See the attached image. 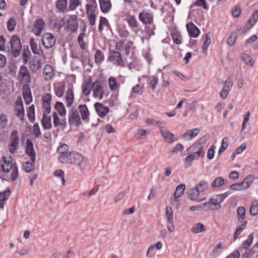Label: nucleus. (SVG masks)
I'll list each match as a JSON object with an SVG mask.
<instances>
[{
    "label": "nucleus",
    "mask_w": 258,
    "mask_h": 258,
    "mask_svg": "<svg viewBox=\"0 0 258 258\" xmlns=\"http://www.w3.org/2000/svg\"><path fill=\"white\" fill-rule=\"evenodd\" d=\"M55 109L61 116L64 117L66 114L65 106L62 102H57L55 105Z\"/></svg>",
    "instance_id": "34"
},
{
    "label": "nucleus",
    "mask_w": 258,
    "mask_h": 258,
    "mask_svg": "<svg viewBox=\"0 0 258 258\" xmlns=\"http://www.w3.org/2000/svg\"><path fill=\"white\" fill-rule=\"evenodd\" d=\"M107 60L117 67H124V62L120 52L113 50L110 52Z\"/></svg>",
    "instance_id": "6"
},
{
    "label": "nucleus",
    "mask_w": 258,
    "mask_h": 258,
    "mask_svg": "<svg viewBox=\"0 0 258 258\" xmlns=\"http://www.w3.org/2000/svg\"><path fill=\"white\" fill-rule=\"evenodd\" d=\"M132 92L139 95L143 94V87L139 84H137L132 88Z\"/></svg>",
    "instance_id": "63"
},
{
    "label": "nucleus",
    "mask_w": 258,
    "mask_h": 258,
    "mask_svg": "<svg viewBox=\"0 0 258 258\" xmlns=\"http://www.w3.org/2000/svg\"><path fill=\"white\" fill-rule=\"evenodd\" d=\"M86 13H95L97 8V3L95 0H86Z\"/></svg>",
    "instance_id": "29"
},
{
    "label": "nucleus",
    "mask_w": 258,
    "mask_h": 258,
    "mask_svg": "<svg viewBox=\"0 0 258 258\" xmlns=\"http://www.w3.org/2000/svg\"><path fill=\"white\" fill-rule=\"evenodd\" d=\"M68 4L67 0H58L56 3V8L60 11L64 12Z\"/></svg>",
    "instance_id": "44"
},
{
    "label": "nucleus",
    "mask_w": 258,
    "mask_h": 258,
    "mask_svg": "<svg viewBox=\"0 0 258 258\" xmlns=\"http://www.w3.org/2000/svg\"><path fill=\"white\" fill-rule=\"evenodd\" d=\"M253 177L252 175H248L246 176L242 182V184L245 189L248 188L253 182Z\"/></svg>",
    "instance_id": "43"
},
{
    "label": "nucleus",
    "mask_w": 258,
    "mask_h": 258,
    "mask_svg": "<svg viewBox=\"0 0 258 258\" xmlns=\"http://www.w3.org/2000/svg\"><path fill=\"white\" fill-rule=\"evenodd\" d=\"M96 110L101 117L104 116L107 112H109V109L107 106H104L100 103H96L95 104Z\"/></svg>",
    "instance_id": "28"
},
{
    "label": "nucleus",
    "mask_w": 258,
    "mask_h": 258,
    "mask_svg": "<svg viewBox=\"0 0 258 258\" xmlns=\"http://www.w3.org/2000/svg\"><path fill=\"white\" fill-rule=\"evenodd\" d=\"M91 87L93 92L94 97L100 100L101 99L104 95L103 87L101 82L97 80L92 83Z\"/></svg>",
    "instance_id": "8"
},
{
    "label": "nucleus",
    "mask_w": 258,
    "mask_h": 258,
    "mask_svg": "<svg viewBox=\"0 0 258 258\" xmlns=\"http://www.w3.org/2000/svg\"><path fill=\"white\" fill-rule=\"evenodd\" d=\"M78 28V23L77 21V17L76 15L71 16L67 21L68 31L75 32Z\"/></svg>",
    "instance_id": "15"
},
{
    "label": "nucleus",
    "mask_w": 258,
    "mask_h": 258,
    "mask_svg": "<svg viewBox=\"0 0 258 258\" xmlns=\"http://www.w3.org/2000/svg\"><path fill=\"white\" fill-rule=\"evenodd\" d=\"M14 111L16 112V115L18 116L21 121H23L24 120L25 111L22 99L21 97H19L17 99L15 103Z\"/></svg>",
    "instance_id": "9"
},
{
    "label": "nucleus",
    "mask_w": 258,
    "mask_h": 258,
    "mask_svg": "<svg viewBox=\"0 0 258 258\" xmlns=\"http://www.w3.org/2000/svg\"><path fill=\"white\" fill-rule=\"evenodd\" d=\"M19 133L18 131L15 130L11 133L9 143L8 144V149L11 154L15 153L19 147Z\"/></svg>",
    "instance_id": "4"
},
{
    "label": "nucleus",
    "mask_w": 258,
    "mask_h": 258,
    "mask_svg": "<svg viewBox=\"0 0 258 258\" xmlns=\"http://www.w3.org/2000/svg\"><path fill=\"white\" fill-rule=\"evenodd\" d=\"M57 152L60 154L59 156H68L69 152V147L66 144H63L61 145L57 148Z\"/></svg>",
    "instance_id": "36"
},
{
    "label": "nucleus",
    "mask_w": 258,
    "mask_h": 258,
    "mask_svg": "<svg viewBox=\"0 0 258 258\" xmlns=\"http://www.w3.org/2000/svg\"><path fill=\"white\" fill-rule=\"evenodd\" d=\"M41 67L40 59H34L30 61L29 68L33 73H36Z\"/></svg>",
    "instance_id": "25"
},
{
    "label": "nucleus",
    "mask_w": 258,
    "mask_h": 258,
    "mask_svg": "<svg viewBox=\"0 0 258 258\" xmlns=\"http://www.w3.org/2000/svg\"><path fill=\"white\" fill-rule=\"evenodd\" d=\"M188 198L191 201L201 202L203 199H199V196L200 192L195 187L194 188H190L188 191Z\"/></svg>",
    "instance_id": "26"
},
{
    "label": "nucleus",
    "mask_w": 258,
    "mask_h": 258,
    "mask_svg": "<svg viewBox=\"0 0 258 258\" xmlns=\"http://www.w3.org/2000/svg\"><path fill=\"white\" fill-rule=\"evenodd\" d=\"M19 77L21 82L28 83L31 82V76L28 69L24 66H21L18 73Z\"/></svg>",
    "instance_id": "11"
},
{
    "label": "nucleus",
    "mask_w": 258,
    "mask_h": 258,
    "mask_svg": "<svg viewBox=\"0 0 258 258\" xmlns=\"http://www.w3.org/2000/svg\"><path fill=\"white\" fill-rule=\"evenodd\" d=\"M145 122L148 125H153L155 127H161L160 125L162 122L154 119L147 118L146 119Z\"/></svg>",
    "instance_id": "49"
},
{
    "label": "nucleus",
    "mask_w": 258,
    "mask_h": 258,
    "mask_svg": "<svg viewBox=\"0 0 258 258\" xmlns=\"http://www.w3.org/2000/svg\"><path fill=\"white\" fill-rule=\"evenodd\" d=\"M206 141V138L204 137L201 138L198 142H195L191 146H190L187 150L190 152H198L200 153L205 154L204 146L202 143H205Z\"/></svg>",
    "instance_id": "10"
},
{
    "label": "nucleus",
    "mask_w": 258,
    "mask_h": 258,
    "mask_svg": "<svg viewBox=\"0 0 258 258\" xmlns=\"http://www.w3.org/2000/svg\"><path fill=\"white\" fill-rule=\"evenodd\" d=\"M49 113L43 112V116L41 119V123L43 127L45 130H50L52 128V122L51 116L48 115Z\"/></svg>",
    "instance_id": "18"
},
{
    "label": "nucleus",
    "mask_w": 258,
    "mask_h": 258,
    "mask_svg": "<svg viewBox=\"0 0 258 258\" xmlns=\"http://www.w3.org/2000/svg\"><path fill=\"white\" fill-rule=\"evenodd\" d=\"M224 180L223 178L219 177L214 179L211 183L212 187H218L223 184Z\"/></svg>",
    "instance_id": "52"
},
{
    "label": "nucleus",
    "mask_w": 258,
    "mask_h": 258,
    "mask_svg": "<svg viewBox=\"0 0 258 258\" xmlns=\"http://www.w3.org/2000/svg\"><path fill=\"white\" fill-rule=\"evenodd\" d=\"M69 123L70 126H79L81 124V117L78 109L73 107L69 112Z\"/></svg>",
    "instance_id": "5"
},
{
    "label": "nucleus",
    "mask_w": 258,
    "mask_h": 258,
    "mask_svg": "<svg viewBox=\"0 0 258 258\" xmlns=\"http://www.w3.org/2000/svg\"><path fill=\"white\" fill-rule=\"evenodd\" d=\"M173 41L177 44L181 43V36L178 32H174L171 34Z\"/></svg>",
    "instance_id": "60"
},
{
    "label": "nucleus",
    "mask_w": 258,
    "mask_h": 258,
    "mask_svg": "<svg viewBox=\"0 0 258 258\" xmlns=\"http://www.w3.org/2000/svg\"><path fill=\"white\" fill-rule=\"evenodd\" d=\"M54 72L53 68L49 64H46L43 69L42 76L44 79L48 81L54 77Z\"/></svg>",
    "instance_id": "16"
},
{
    "label": "nucleus",
    "mask_w": 258,
    "mask_h": 258,
    "mask_svg": "<svg viewBox=\"0 0 258 258\" xmlns=\"http://www.w3.org/2000/svg\"><path fill=\"white\" fill-rule=\"evenodd\" d=\"M195 160H197V156L191 154L185 158V162L188 166H191L192 162Z\"/></svg>",
    "instance_id": "64"
},
{
    "label": "nucleus",
    "mask_w": 258,
    "mask_h": 258,
    "mask_svg": "<svg viewBox=\"0 0 258 258\" xmlns=\"http://www.w3.org/2000/svg\"><path fill=\"white\" fill-rule=\"evenodd\" d=\"M45 23L41 19L36 20L33 25L32 31L36 36H40L44 28Z\"/></svg>",
    "instance_id": "14"
},
{
    "label": "nucleus",
    "mask_w": 258,
    "mask_h": 258,
    "mask_svg": "<svg viewBox=\"0 0 258 258\" xmlns=\"http://www.w3.org/2000/svg\"><path fill=\"white\" fill-rule=\"evenodd\" d=\"M10 44L11 45V52L12 55L17 57L20 54L22 49V44L19 37L14 35L12 37Z\"/></svg>",
    "instance_id": "3"
},
{
    "label": "nucleus",
    "mask_w": 258,
    "mask_h": 258,
    "mask_svg": "<svg viewBox=\"0 0 258 258\" xmlns=\"http://www.w3.org/2000/svg\"><path fill=\"white\" fill-rule=\"evenodd\" d=\"M26 153L30 157L31 161L35 162V152L34 150L33 145L30 139L26 141Z\"/></svg>",
    "instance_id": "17"
},
{
    "label": "nucleus",
    "mask_w": 258,
    "mask_h": 258,
    "mask_svg": "<svg viewBox=\"0 0 258 258\" xmlns=\"http://www.w3.org/2000/svg\"><path fill=\"white\" fill-rule=\"evenodd\" d=\"M10 194V190L7 189L4 191L0 193V208H3L5 201L7 200Z\"/></svg>",
    "instance_id": "32"
},
{
    "label": "nucleus",
    "mask_w": 258,
    "mask_h": 258,
    "mask_svg": "<svg viewBox=\"0 0 258 258\" xmlns=\"http://www.w3.org/2000/svg\"><path fill=\"white\" fill-rule=\"evenodd\" d=\"M30 46L33 53L40 54L41 50L40 47L37 46V44L33 40H31Z\"/></svg>",
    "instance_id": "53"
},
{
    "label": "nucleus",
    "mask_w": 258,
    "mask_h": 258,
    "mask_svg": "<svg viewBox=\"0 0 258 258\" xmlns=\"http://www.w3.org/2000/svg\"><path fill=\"white\" fill-rule=\"evenodd\" d=\"M211 43V38L209 36L208 34H207L206 35V39L204 41L203 46H202V50L205 54H207V49L210 44Z\"/></svg>",
    "instance_id": "46"
},
{
    "label": "nucleus",
    "mask_w": 258,
    "mask_h": 258,
    "mask_svg": "<svg viewBox=\"0 0 258 258\" xmlns=\"http://www.w3.org/2000/svg\"><path fill=\"white\" fill-rule=\"evenodd\" d=\"M27 115L30 121L31 122H34L35 120V107L34 105H32L29 107Z\"/></svg>",
    "instance_id": "47"
},
{
    "label": "nucleus",
    "mask_w": 258,
    "mask_h": 258,
    "mask_svg": "<svg viewBox=\"0 0 258 258\" xmlns=\"http://www.w3.org/2000/svg\"><path fill=\"white\" fill-rule=\"evenodd\" d=\"M232 15L234 18H238L241 14V9L238 6H235L231 12Z\"/></svg>",
    "instance_id": "62"
},
{
    "label": "nucleus",
    "mask_w": 258,
    "mask_h": 258,
    "mask_svg": "<svg viewBox=\"0 0 258 258\" xmlns=\"http://www.w3.org/2000/svg\"><path fill=\"white\" fill-rule=\"evenodd\" d=\"M1 162V169L5 172H9L12 170L11 178L13 181H15L18 177V170L16 165L13 163L12 157H3Z\"/></svg>",
    "instance_id": "2"
},
{
    "label": "nucleus",
    "mask_w": 258,
    "mask_h": 258,
    "mask_svg": "<svg viewBox=\"0 0 258 258\" xmlns=\"http://www.w3.org/2000/svg\"><path fill=\"white\" fill-rule=\"evenodd\" d=\"M65 101L68 107H70L73 104L74 101V95L72 89H69L68 90L65 96Z\"/></svg>",
    "instance_id": "30"
},
{
    "label": "nucleus",
    "mask_w": 258,
    "mask_h": 258,
    "mask_svg": "<svg viewBox=\"0 0 258 258\" xmlns=\"http://www.w3.org/2000/svg\"><path fill=\"white\" fill-rule=\"evenodd\" d=\"M79 0H69V8L71 11H75L80 5Z\"/></svg>",
    "instance_id": "55"
},
{
    "label": "nucleus",
    "mask_w": 258,
    "mask_h": 258,
    "mask_svg": "<svg viewBox=\"0 0 258 258\" xmlns=\"http://www.w3.org/2000/svg\"><path fill=\"white\" fill-rule=\"evenodd\" d=\"M53 174L55 176L60 178L62 181V184L64 185L66 180L64 178V173L62 170L60 169L54 171Z\"/></svg>",
    "instance_id": "56"
},
{
    "label": "nucleus",
    "mask_w": 258,
    "mask_h": 258,
    "mask_svg": "<svg viewBox=\"0 0 258 258\" xmlns=\"http://www.w3.org/2000/svg\"><path fill=\"white\" fill-rule=\"evenodd\" d=\"M140 20L144 24H151L153 22V15L148 12H142L139 15Z\"/></svg>",
    "instance_id": "23"
},
{
    "label": "nucleus",
    "mask_w": 258,
    "mask_h": 258,
    "mask_svg": "<svg viewBox=\"0 0 258 258\" xmlns=\"http://www.w3.org/2000/svg\"><path fill=\"white\" fill-rule=\"evenodd\" d=\"M200 192H202L207 190L208 187V183L205 181H202L196 186Z\"/></svg>",
    "instance_id": "45"
},
{
    "label": "nucleus",
    "mask_w": 258,
    "mask_h": 258,
    "mask_svg": "<svg viewBox=\"0 0 258 258\" xmlns=\"http://www.w3.org/2000/svg\"><path fill=\"white\" fill-rule=\"evenodd\" d=\"M109 87L111 91H115L118 89V85L117 84L115 78L110 77L108 80Z\"/></svg>",
    "instance_id": "42"
},
{
    "label": "nucleus",
    "mask_w": 258,
    "mask_h": 258,
    "mask_svg": "<svg viewBox=\"0 0 258 258\" xmlns=\"http://www.w3.org/2000/svg\"><path fill=\"white\" fill-rule=\"evenodd\" d=\"M186 28L190 37L196 38L199 36L200 31L192 23L187 24Z\"/></svg>",
    "instance_id": "22"
},
{
    "label": "nucleus",
    "mask_w": 258,
    "mask_h": 258,
    "mask_svg": "<svg viewBox=\"0 0 258 258\" xmlns=\"http://www.w3.org/2000/svg\"><path fill=\"white\" fill-rule=\"evenodd\" d=\"M200 129L196 128L192 130H188L182 135L185 141H190L195 138L200 133Z\"/></svg>",
    "instance_id": "21"
},
{
    "label": "nucleus",
    "mask_w": 258,
    "mask_h": 258,
    "mask_svg": "<svg viewBox=\"0 0 258 258\" xmlns=\"http://www.w3.org/2000/svg\"><path fill=\"white\" fill-rule=\"evenodd\" d=\"M55 37L51 33H45L42 37V45L46 49L52 48L55 43Z\"/></svg>",
    "instance_id": "7"
},
{
    "label": "nucleus",
    "mask_w": 258,
    "mask_h": 258,
    "mask_svg": "<svg viewBox=\"0 0 258 258\" xmlns=\"http://www.w3.org/2000/svg\"><path fill=\"white\" fill-rule=\"evenodd\" d=\"M158 78L156 76H152L149 78V84L152 90H154L158 83Z\"/></svg>",
    "instance_id": "59"
},
{
    "label": "nucleus",
    "mask_w": 258,
    "mask_h": 258,
    "mask_svg": "<svg viewBox=\"0 0 258 258\" xmlns=\"http://www.w3.org/2000/svg\"><path fill=\"white\" fill-rule=\"evenodd\" d=\"M24 170L26 172L32 171L34 168V162L33 161H27L23 164Z\"/></svg>",
    "instance_id": "48"
},
{
    "label": "nucleus",
    "mask_w": 258,
    "mask_h": 258,
    "mask_svg": "<svg viewBox=\"0 0 258 258\" xmlns=\"http://www.w3.org/2000/svg\"><path fill=\"white\" fill-rule=\"evenodd\" d=\"M185 189V185L184 184H180L176 187L173 197H171L170 198V201L171 204L173 205L174 203L178 202V198L182 195Z\"/></svg>",
    "instance_id": "13"
},
{
    "label": "nucleus",
    "mask_w": 258,
    "mask_h": 258,
    "mask_svg": "<svg viewBox=\"0 0 258 258\" xmlns=\"http://www.w3.org/2000/svg\"><path fill=\"white\" fill-rule=\"evenodd\" d=\"M95 62L96 63H100L104 59L103 52L100 50H97L95 54Z\"/></svg>",
    "instance_id": "39"
},
{
    "label": "nucleus",
    "mask_w": 258,
    "mask_h": 258,
    "mask_svg": "<svg viewBox=\"0 0 258 258\" xmlns=\"http://www.w3.org/2000/svg\"><path fill=\"white\" fill-rule=\"evenodd\" d=\"M109 26L108 20L104 17H100L99 25V30L101 32L104 27H107Z\"/></svg>",
    "instance_id": "51"
},
{
    "label": "nucleus",
    "mask_w": 258,
    "mask_h": 258,
    "mask_svg": "<svg viewBox=\"0 0 258 258\" xmlns=\"http://www.w3.org/2000/svg\"><path fill=\"white\" fill-rule=\"evenodd\" d=\"M242 60L247 65L253 66L254 64V60L252 57L245 53L242 54L241 55Z\"/></svg>",
    "instance_id": "40"
},
{
    "label": "nucleus",
    "mask_w": 258,
    "mask_h": 258,
    "mask_svg": "<svg viewBox=\"0 0 258 258\" xmlns=\"http://www.w3.org/2000/svg\"><path fill=\"white\" fill-rule=\"evenodd\" d=\"M230 188L233 190H243L245 189L242 184H241V182L231 184Z\"/></svg>",
    "instance_id": "61"
},
{
    "label": "nucleus",
    "mask_w": 258,
    "mask_h": 258,
    "mask_svg": "<svg viewBox=\"0 0 258 258\" xmlns=\"http://www.w3.org/2000/svg\"><path fill=\"white\" fill-rule=\"evenodd\" d=\"M228 146V138H224L221 143V146L218 151V154L220 155L222 154L227 148Z\"/></svg>",
    "instance_id": "57"
},
{
    "label": "nucleus",
    "mask_w": 258,
    "mask_h": 258,
    "mask_svg": "<svg viewBox=\"0 0 258 258\" xmlns=\"http://www.w3.org/2000/svg\"><path fill=\"white\" fill-rule=\"evenodd\" d=\"M237 216L239 222L242 223L245 218V210L243 207H239L237 208Z\"/></svg>",
    "instance_id": "41"
},
{
    "label": "nucleus",
    "mask_w": 258,
    "mask_h": 258,
    "mask_svg": "<svg viewBox=\"0 0 258 258\" xmlns=\"http://www.w3.org/2000/svg\"><path fill=\"white\" fill-rule=\"evenodd\" d=\"M253 239V234L252 233L250 234L248 236L247 238L242 242V243L241 245V247L244 249H247L249 246L251 244Z\"/></svg>",
    "instance_id": "38"
},
{
    "label": "nucleus",
    "mask_w": 258,
    "mask_h": 258,
    "mask_svg": "<svg viewBox=\"0 0 258 258\" xmlns=\"http://www.w3.org/2000/svg\"><path fill=\"white\" fill-rule=\"evenodd\" d=\"M59 161L62 163H68L78 166L81 170H83L86 167V161L83 156L78 153L69 152L68 156H59Z\"/></svg>",
    "instance_id": "1"
},
{
    "label": "nucleus",
    "mask_w": 258,
    "mask_h": 258,
    "mask_svg": "<svg viewBox=\"0 0 258 258\" xmlns=\"http://www.w3.org/2000/svg\"><path fill=\"white\" fill-rule=\"evenodd\" d=\"M78 109L81 114L82 119L85 121H88L89 120L90 113L86 105H80Z\"/></svg>",
    "instance_id": "24"
},
{
    "label": "nucleus",
    "mask_w": 258,
    "mask_h": 258,
    "mask_svg": "<svg viewBox=\"0 0 258 258\" xmlns=\"http://www.w3.org/2000/svg\"><path fill=\"white\" fill-rule=\"evenodd\" d=\"M92 79L91 78H90L88 80H86L85 82L83 84V93L86 96H88L90 94L92 88Z\"/></svg>",
    "instance_id": "31"
},
{
    "label": "nucleus",
    "mask_w": 258,
    "mask_h": 258,
    "mask_svg": "<svg viewBox=\"0 0 258 258\" xmlns=\"http://www.w3.org/2000/svg\"><path fill=\"white\" fill-rule=\"evenodd\" d=\"M42 107L44 111L47 113H49L51 110L50 102L51 100V96L50 94L47 93L42 97Z\"/></svg>",
    "instance_id": "20"
},
{
    "label": "nucleus",
    "mask_w": 258,
    "mask_h": 258,
    "mask_svg": "<svg viewBox=\"0 0 258 258\" xmlns=\"http://www.w3.org/2000/svg\"><path fill=\"white\" fill-rule=\"evenodd\" d=\"M85 36V33L84 32H81L78 38V41L79 43V45L81 48L82 49H85L86 48V44L84 41V38Z\"/></svg>",
    "instance_id": "58"
},
{
    "label": "nucleus",
    "mask_w": 258,
    "mask_h": 258,
    "mask_svg": "<svg viewBox=\"0 0 258 258\" xmlns=\"http://www.w3.org/2000/svg\"><path fill=\"white\" fill-rule=\"evenodd\" d=\"M160 133L164 140L168 143L171 144L176 140L172 133L163 127H160Z\"/></svg>",
    "instance_id": "19"
},
{
    "label": "nucleus",
    "mask_w": 258,
    "mask_h": 258,
    "mask_svg": "<svg viewBox=\"0 0 258 258\" xmlns=\"http://www.w3.org/2000/svg\"><path fill=\"white\" fill-rule=\"evenodd\" d=\"M204 207H206L208 209L212 210H216L220 209L221 207V205L216 202V199L213 197L210 199V202L204 204Z\"/></svg>",
    "instance_id": "27"
},
{
    "label": "nucleus",
    "mask_w": 258,
    "mask_h": 258,
    "mask_svg": "<svg viewBox=\"0 0 258 258\" xmlns=\"http://www.w3.org/2000/svg\"><path fill=\"white\" fill-rule=\"evenodd\" d=\"M205 230L206 229L204 225L201 223L196 224L191 229V232L195 234L204 232Z\"/></svg>",
    "instance_id": "37"
},
{
    "label": "nucleus",
    "mask_w": 258,
    "mask_h": 258,
    "mask_svg": "<svg viewBox=\"0 0 258 258\" xmlns=\"http://www.w3.org/2000/svg\"><path fill=\"white\" fill-rule=\"evenodd\" d=\"M166 215L167 221L169 223H171L173 220V215L172 210L171 207L167 206L166 208Z\"/></svg>",
    "instance_id": "50"
},
{
    "label": "nucleus",
    "mask_w": 258,
    "mask_h": 258,
    "mask_svg": "<svg viewBox=\"0 0 258 258\" xmlns=\"http://www.w3.org/2000/svg\"><path fill=\"white\" fill-rule=\"evenodd\" d=\"M66 86L64 84H59L54 87L55 95L58 97H62L64 94Z\"/></svg>",
    "instance_id": "35"
},
{
    "label": "nucleus",
    "mask_w": 258,
    "mask_h": 258,
    "mask_svg": "<svg viewBox=\"0 0 258 258\" xmlns=\"http://www.w3.org/2000/svg\"><path fill=\"white\" fill-rule=\"evenodd\" d=\"M7 116L4 113H0V128H5L8 123Z\"/></svg>",
    "instance_id": "54"
},
{
    "label": "nucleus",
    "mask_w": 258,
    "mask_h": 258,
    "mask_svg": "<svg viewBox=\"0 0 258 258\" xmlns=\"http://www.w3.org/2000/svg\"><path fill=\"white\" fill-rule=\"evenodd\" d=\"M100 8L103 13L107 12L111 8L110 0H99Z\"/></svg>",
    "instance_id": "33"
},
{
    "label": "nucleus",
    "mask_w": 258,
    "mask_h": 258,
    "mask_svg": "<svg viewBox=\"0 0 258 258\" xmlns=\"http://www.w3.org/2000/svg\"><path fill=\"white\" fill-rule=\"evenodd\" d=\"M52 117L54 127L56 128L60 127L62 129H64L66 127L67 123L64 117L60 118L56 112H53Z\"/></svg>",
    "instance_id": "12"
}]
</instances>
